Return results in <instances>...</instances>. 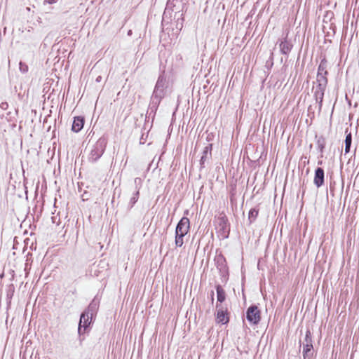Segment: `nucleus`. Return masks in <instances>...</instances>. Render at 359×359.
<instances>
[{"mask_svg":"<svg viewBox=\"0 0 359 359\" xmlns=\"http://www.w3.org/2000/svg\"><path fill=\"white\" fill-rule=\"evenodd\" d=\"M229 320L226 310L219 309L216 315V321L217 323L226 324Z\"/></svg>","mask_w":359,"mask_h":359,"instance_id":"0eeeda50","label":"nucleus"},{"mask_svg":"<svg viewBox=\"0 0 359 359\" xmlns=\"http://www.w3.org/2000/svg\"><path fill=\"white\" fill-rule=\"evenodd\" d=\"M184 236V235L175 234V243L177 247H182L183 245Z\"/></svg>","mask_w":359,"mask_h":359,"instance_id":"ddd939ff","label":"nucleus"},{"mask_svg":"<svg viewBox=\"0 0 359 359\" xmlns=\"http://www.w3.org/2000/svg\"><path fill=\"white\" fill-rule=\"evenodd\" d=\"M258 215H259L258 209H255V208L251 209L248 214V219H249L250 222L252 223V222H255V219H257Z\"/></svg>","mask_w":359,"mask_h":359,"instance_id":"f8f14e48","label":"nucleus"},{"mask_svg":"<svg viewBox=\"0 0 359 359\" xmlns=\"http://www.w3.org/2000/svg\"><path fill=\"white\" fill-rule=\"evenodd\" d=\"M246 318L250 323L257 325L261 320V312L257 306H250L246 311Z\"/></svg>","mask_w":359,"mask_h":359,"instance_id":"f257e3e1","label":"nucleus"},{"mask_svg":"<svg viewBox=\"0 0 359 359\" xmlns=\"http://www.w3.org/2000/svg\"><path fill=\"white\" fill-rule=\"evenodd\" d=\"M281 52L284 54H287L290 51V47L287 42H281L280 44Z\"/></svg>","mask_w":359,"mask_h":359,"instance_id":"2eb2a0df","label":"nucleus"},{"mask_svg":"<svg viewBox=\"0 0 359 359\" xmlns=\"http://www.w3.org/2000/svg\"><path fill=\"white\" fill-rule=\"evenodd\" d=\"M92 320V313L89 311H86L81 314L79 326V332L81 331V327H83L84 329L88 327L91 323Z\"/></svg>","mask_w":359,"mask_h":359,"instance_id":"423d86ee","label":"nucleus"},{"mask_svg":"<svg viewBox=\"0 0 359 359\" xmlns=\"http://www.w3.org/2000/svg\"><path fill=\"white\" fill-rule=\"evenodd\" d=\"M306 344L303 346L304 359H310L313 354L312 335L309 330H307L305 336Z\"/></svg>","mask_w":359,"mask_h":359,"instance_id":"f03ea898","label":"nucleus"},{"mask_svg":"<svg viewBox=\"0 0 359 359\" xmlns=\"http://www.w3.org/2000/svg\"><path fill=\"white\" fill-rule=\"evenodd\" d=\"M84 125V118L83 116H76L74 118V121L72 123V130L75 132H79L83 127Z\"/></svg>","mask_w":359,"mask_h":359,"instance_id":"6e6552de","label":"nucleus"},{"mask_svg":"<svg viewBox=\"0 0 359 359\" xmlns=\"http://www.w3.org/2000/svg\"><path fill=\"white\" fill-rule=\"evenodd\" d=\"M218 220L219 222V225L222 226V229H224L227 224V217L224 213H222L220 216L218 217Z\"/></svg>","mask_w":359,"mask_h":359,"instance_id":"4468645a","label":"nucleus"},{"mask_svg":"<svg viewBox=\"0 0 359 359\" xmlns=\"http://www.w3.org/2000/svg\"><path fill=\"white\" fill-rule=\"evenodd\" d=\"M58 0H44V2L48 4H55Z\"/></svg>","mask_w":359,"mask_h":359,"instance_id":"f3484780","label":"nucleus"},{"mask_svg":"<svg viewBox=\"0 0 359 359\" xmlns=\"http://www.w3.org/2000/svg\"><path fill=\"white\" fill-rule=\"evenodd\" d=\"M317 74L327 75V60L325 57L323 58L318 68Z\"/></svg>","mask_w":359,"mask_h":359,"instance_id":"1a4fd4ad","label":"nucleus"},{"mask_svg":"<svg viewBox=\"0 0 359 359\" xmlns=\"http://www.w3.org/2000/svg\"><path fill=\"white\" fill-rule=\"evenodd\" d=\"M318 149L320 150V152H323V150H324V148H325V144H324V142H321L320 143V141H318Z\"/></svg>","mask_w":359,"mask_h":359,"instance_id":"dca6fc26","label":"nucleus"},{"mask_svg":"<svg viewBox=\"0 0 359 359\" xmlns=\"http://www.w3.org/2000/svg\"><path fill=\"white\" fill-rule=\"evenodd\" d=\"M190 229V221L189 219L184 217L178 222L176 229L175 234H180L186 236Z\"/></svg>","mask_w":359,"mask_h":359,"instance_id":"7ed1b4c3","label":"nucleus"},{"mask_svg":"<svg viewBox=\"0 0 359 359\" xmlns=\"http://www.w3.org/2000/svg\"><path fill=\"white\" fill-rule=\"evenodd\" d=\"M325 172L323 168H318L315 170L313 183L317 187H321L325 182Z\"/></svg>","mask_w":359,"mask_h":359,"instance_id":"39448f33","label":"nucleus"},{"mask_svg":"<svg viewBox=\"0 0 359 359\" xmlns=\"http://www.w3.org/2000/svg\"><path fill=\"white\" fill-rule=\"evenodd\" d=\"M327 76V75L317 74L316 82L318 83V90L316 92V95L320 94V101L323 100L324 92L327 85L328 80Z\"/></svg>","mask_w":359,"mask_h":359,"instance_id":"20e7f679","label":"nucleus"},{"mask_svg":"<svg viewBox=\"0 0 359 359\" xmlns=\"http://www.w3.org/2000/svg\"><path fill=\"white\" fill-rule=\"evenodd\" d=\"M217 301L222 303L226 299V293L224 290L221 285H217L216 287Z\"/></svg>","mask_w":359,"mask_h":359,"instance_id":"9b49d317","label":"nucleus"},{"mask_svg":"<svg viewBox=\"0 0 359 359\" xmlns=\"http://www.w3.org/2000/svg\"><path fill=\"white\" fill-rule=\"evenodd\" d=\"M345 133V153L347 154L350 151V148L352 142V135L351 132H348V129L346 130Z\"/></svg>","mask_w":359,"mask_h":359,"instance_id":"9d476101","label":"nucleus"}]
</instances>
